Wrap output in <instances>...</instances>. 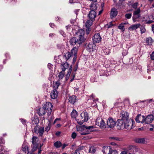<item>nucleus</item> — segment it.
<instances>
[{"label":"nucleus","mask_w":154,"mask_h":154,"mask_svg":"<svg viewBox=\"0 0 154 154\" xmlns=\"http://www.w3.org/2000/svg\"><path fill=\"white\" fill-rule=\"evenodd\" d=\"M146 42L149 45H151L152 43L153 42V40L150 37L146 38Z\"/></svg>","instance_id":"f704fd0d"},{"label":"nucleus","mask_w":154,"mask_h":154,"mask_svg":"<svg viewBox=\"0 0 154 154\" xmlns=\"http://www.w3.org/2000/svg\"><path fill=\"white\" fill-rule=\"evenodd\" d=\"M109 154H118V152L116 150L112 149L109 152Z\"/></svg>","instance_id":"c03bdc74"},{"label":"nucleus","mask_w":154,"mask_h":154,"mask_svg":"<svg viewBox=\"0 0 154 154\" xmlns=\"http://www.w3.org/2000/svg\"><path fill=\"white\" fill-rule=\"evenodd\" d=\"M131 14H125V17L129 19L131 17Z\"/></svg>","instance_id":"603ef678"},{"label":"nucleus","mask_w":154,"mask_h":154,"mask_svg":"<svg viewBox=\"0 0 154 154\" xmlns=\"http://www.w3.org/2000/svg\"><path fill=\"white\" fill-rule=\"evenodd\" d=\"M128 49L127 48L125 49H123L122 51V55L123 56L127 55L128 54Z\"/></svg>","instance_id":"a19ab883"},{"label":"nucleus","mask_w":154,"mask_h":154,"mask_svg":"<svg viewBox=\"0 0 154 154\" xmlns=\"http://www.w3.org/2000/svg\"><path fill=\"white\" fill-rule=\"evenodd\" d=\"M77 136V134L75 132H73L71 135V137L73 139H75Z\"/></svg>","instance_id":"3c124183"},{"label":"nucleus","mask_w":154,"mask_h":154,"mask_svg":"<svg viewBox=\"0 0 154 154\" xmlns=\"http://www.w3.org/2000/svg\"><path fill=\"white\" fill-rule=\"evenodd\" d=\"M43 108L48 113V115H50L52 112L53 105L51 103L49 102H46L43 105Z\"/></svg>","instance_id":"20e7f679"},{"label":"nucleus","mask_w":154,"mask_h":154,"mask_svg":"<svg viewBox=\"0 0 154 154\" xmlns=\"http://www.w3.org/2000/svg\"><path fill=\"white\" fill-rule=\"evenodd\" d=\"M140 8H138L135 11L134 13V17L136 18H138L140 17Z\"/></svg>","instance_id":"412c9836"},{"label":"nucleus","mask_w":154,"mask_h":154,"mask_svg":"<svg viewBox=\"0 0 154 154\" xmlns=\"http://www.w3.org/2000/svg\"><path fill=\"white\" fill-rule=\"evenodd\" d=\"M101 38L99 33L94 34L93 37V42L94 43H98L101 41Z\"/></svg>","instance_id":"9b49d317"},{"label":"nucleus","mask_w":154,"mask_h":154,"mask_svg":"<svg viewBox=\"0 0 154 154\" xmlns=\"http://www.w3.org/2000/svg\"><path fill=\"white\" fill-rule=\"evenodd\" d=\"M72 67L71 65H70L69 67V71L68 72V73L66 75V79L67 80L69 78V77L71 72H72Z\"/></svg>","instance_id":"bb28decb"},{"label":"nucleus","mask_w":154,"mask_h":154,"mask_svg":"<svg viewBox=\"0 0 154 154\" xmlns=\"http://www.w3.org/2000/svg\"><path fill=\"white\" fill-rule=\"evenodd\" d=\"M136 148V147L135 146L132 145H130L128 147V149H134Z\"/></svg>","instance_id":"6e6d98bb"},{"label":"nucleus","mask_w":154,"mask_h":154,"mask_svg":"<svg viewBox=\"0 0 154 154\" xmlns=\"http://www.w3.org/2000/svg\"><path fill=\"white\" fill-rule=\"evenodd\" d=\"M141 26L140 23L135 24L130 26L128 28V29L131 31L136 30L139 28Z\"/></svg>","instance_id":"f3484780"},{"label":"nucleus","mask_w":154,"mask_h":154,"mask_svg":"<svg viewBox=\"0 0 154 154\" xmlns=\"http://www.w3.org/2000/svg\"><path fill=\"white\" fill-rule=\"evenodd\" d=\"M110 144L113 146H116V147H119V146L118 144L114 142H111L110 143Z\"/></svg>","instance_id":"864d4df0"},{"label":"nucleus","mask_w":154,"mask_h":154,"mask_svg":"<svg viewBox=\"0 0 154 154\" xmlns=\"http://www.w3.org/2000/svg\"><path fill=\"white\" fill-rule=\"evenodd\" d=\"M34 131L36 134H39V135L42 136L44 132V128L42 127H38L36 126L34 128Z\"/></svg>","instance_id":"0eeeda50"},{"label":"nucleus","mask_w":154,"mask_h":154,"mask_svg":"<svg viewBox=\"0 0 154 154\" xmlns=\"http://www.w3.org/2000/svg\"><path fill=\"white\" fill-rule=\"evenodd\" d=\"M32 144H38L37 143L38 140V139L36 137L33 136L32 137Z\"/></svg>","instance_id":"72a5a7b5"},{"label":"nucleus","mask_w":154,"mask_h":154,"mask_svg":"<svg viewBox=\"0 0 154 154\" xmlns=\"http://www.w3.org/2000/svg\"><path fill=\"white\" fill-rule=\"evenodd\" d=\"M116 120L111 117H109L106 121V128L113 129L116 126Z\"/></svg>","instance_id":"7ed1b4c3"},{"label":"nucleus","mask_w":154,"mask_h":154,"mask_svg":"<svg viewBox=\"0 0 154 154\" xmlns=\"http://www.w3.org/2000/svg\"><path fill=\"white\" fill-rule=\"evenodd\" d=\"M138 3L137 2H136L134 4H133L132 5V6L133 8L135 9H136L137 8V6L138 5Z\"/></svg>","instance_id":"8fccbe9b"},{"label":"nucleus","mask_w":154,"mask_h":154,"mask_svg":"<svg viewBox=\"0 0 154 154\" xmlns=\"http://www.w3.org/2000/svg\"><path fill=\"white\" fill-rule=\"evenodd\" d=\"M89 151L90 152L94 153L96 151V149H95L94 148H91L89 149Z\"/></svg>","instance_id":"09e8293b"},{"label":"nucleus","mask_w":154,"mask_h":154,"mask_svg":"<svg viewBox=\"0 0 154 154\" xmlns=\"http://www.w3.org/2000/svg\"><path fill=\"white\" fill-rule=\"evenodd\" d=\"M80 115L81 119H83L84 122H86L88 121L89 117L88 116V114L86 112H84L81 113Z\"/></svg>","instance_id":"2eb2a0df"},{"label":"nucleus","mask_w":154,"mask_h":154,"mask_svg":"<svg viewBox=\"0 0 154 154\" xmlns=\"http://www.w3.org/2000/svg\"><path fill=\"white\" fill-rule=\"evenodd\" d=\"M75 77V74H73V73H72V75H71V80H70L71 82H72V81H73V80L74 79Z\"/></svg>","instance_id":"5fc2aeb1"},{"label":"nucleus","mask_w":154,"mask_h":154,"mask_svg":"<svg viewBox=\"0 0 154 154\" xmlns=\"http://www.w3.org/2000/svg\"><path fill=\"white\" fill-rule=\"evenodd\" d=\"M135 141L137 143H145V140L144 138H138L136 139L135 140Z\"/></svg>","instance_id":"c756f323"},{"label":"nucleus","mask_w":154,"mask_h":154,"mask_svg":"<svg viewBox=\"0 0 154 154\" xmlns=\"http://www.w3.org/2000/svg\"><path fill=\"white\" fill-rule=\"evenodd\" d=\"M112 22H111L109 23V26H108V28L111 27V26H113V24H112Z\"/></svg>","instance_id":"e2e57ef3"},{"label":"nucleus","mask_w":154,"mask_h":154,"mask_svg":"<svg viewBox=\"0 0 154 154\" xmlns=\"http://www.w3.org/2000/svg\"><path fill=\"white\" fill-rule=\"evenodd\" d=\"M150 15L149 16H146L144 17V20L143 21L146 22V23L147 24H150L152 23H149L150 20V21L152 19H150Z\"/></svg>","instance_id":"cd10ccee"},{"label":"nucleus","mask_w":154,"mask_h":154,"mask_svg":"<svg viewBox=\"0 0 154 154\" xmlns=\"http://www.w3.org/2000/svg\"><path fill=\"white\" fill-rule=\"evenodd\" d=\"M111 150L110 146H105L103 148L102 151L104 153L109 154V152Z\"/></svg>","instance_id":"aec40b11"},{"label":"nucleus","mask_w":154,"mask_h":154,"mask_svg":"<svg viewBox=\"0 0 154 154\" xmlns=\"http://www.w3.org/2000/svg\"><path fill=\"white\" fill-rule=\"evenodd\" d=\"M144 116H141V114H139L136 117L135 120L137 123H144Z\"/></svg>","instance_id":"ddd939ff"},{"label":"nucleus","mask_w":154,"mask_h":154,"mask_svg":"<svg viewBox=\"0 0 154 154\" xmlns=\"http://www.w3.org/2000/svg\"><path fill=\"white\" fill-rule=\"evenodd\" d=\"M116 127L119 130L123 129L125 128V121L120 119H118L117 121Z\"/></svg>","instance_id":"6e6552de"},{"label":"nucleus","mask_w":154,"mask_h":154,"mask_svg":"<svg viewBox=\"0 0 154 154\" xmlns=\"http://www.w3.org/2000/svg\"><path fill=\"white\" fill-rule=\"evenodd\" d=\"M67 146V145H66V144H63L62 146V149H64Z\"/></svg>","instance_id":"69168bd1"},{"label":"nucleus","mask_w":154,"mask_h":154,"mask_svg":"<svg viewBox=\"0 0 154 154\" xmlns=\"http://www.w3.org/2000/svg\"><path fill=\"white\" fill-rule=\"evenodd\" d=\"M154 119L153 115H150L148 116L146 118L144 117V122L146 124H149L151 123Z\"/></svg>","instance_id":"9d476101"},{"label":"nucleus","mask_w":154,"mask_h":154,"mask_svg":"<svg viewBox=\"0 0 154 154\" xmlns=\"http://www.w3.org/2000/svg\"><path fill=\"white\" fill-rule=\"evenodd\" d=\"M58 93L56 89H54L53 90L51 94V97L52 99H56L58 96Z\"/></svg>","instance_id":"6ab92c4d"},{"label":"nucleus","mask_w":154,"mask_h":154,"mask_svg":"<svg viewBox=\"0 0 154 154\" xmlns=\"http://www.w3.org/2000/svg\"><path fill=\"white\" fill-rule=\"evenodd\" d=\"M69 43L72 45H75L77 43H78L77 39H76L75 37L72 38L69 41Z\"/></svg>","instance_id":"4be33fe9"},{"label":"nucleus","mask_w":154,"mask_h":154,"mask_svg":"<svg viewBox=\"0 0 154 154\" xmlns=\"http://www.w3.org/2000/svg\"><path fill=\"white\" fill-rule=\"evenodd\" d=\"M22 150L25 153H28L29 152V147L26 144H23L22 146Z\"/></svg>","instance_id":"393cba45"},{"label":"nucleus","mask_w":154,"mask_h":154,"mask_svg":"<svg viewBox=\"0 0 154 154\" xmlns=\"http://www.w3.org/2000/svg\"><path fill=\"white\" fill-rule=\"evenodd\" d=\"M5 143V141L2 137L0 138V151H2L4 148L2 144H4Z\"/></svg>","instance_id":"7c9ffc66"},{"label":"nucleus","mask_w":154,"mask_h":154,"mask_svg":"<svg viewBox=\"0 0 154 154\" xmlns=\"http://www.w3.org/2000/svg\"><path fill=\"white\" fill-rule=\"evenodd\" d=\"M120 154H127V153L126 151H123Z\"/></svg>","instance_id":"0e129e2a"},{"label":"nucleus","mask_w":154,"mask_h":154,"mask_svg":"<svg viewBox=\"0 0 154 154\" xmlns=\"http://www.w3.org/2000/svg\"><path fill=\"white\" fill-rule=\"evenodd\" d=\"M71 154H80L79 152V150L77 149L75 150V152L74 153H72Z\"/></svg>","instance_id":"13d9d810"},{"label":"nucleus","mask_w":154,"mask_h":154,"mask_svg":"<svg viewBox=\"0 0 154 154\" xmlns=\"http://www.w3.org/2000/svg\"><path fill=\"white\" fill-rule=\"evenodd\" d=\"M60 83L59 81H57L54 83L53 85V87L55 89L58 88L59 86L60 85Z\"/></svg>","instance_id":"ea45409f"},{"label":"nucleus","mask_w":154,"mask_h":154,"mask_svg":"<svg viewBox=\"0 0 154 154\" xmlns=\"http://www.w3.org/2000/svg\"><path fill=\"white\" fill-rule=\"evenodd\" d=\"M125 128L128 130H130L135 126V122L133 119L129 120L127 122H125Z\"/></svg>","instance_id":"39448f33"},{"label":"nucleus","mask_w":154,"mask_h":154,"mask_svg":"<svg viewBox=\"0 0 154 154\" xmlns=\"http://www.w3.org/2000/svg\"><path fill=\"white\" fill-rule=\"evenodd\" d=\"M110 138L112 139H113L114 140H119V139L118 138H116V137H111Z\"/></svg>","instance_id":"bf43d9fd"},{"label":"nucleus","mask_w":154,"mask_h":154,"mask_svg":"<svg viewBox=\"0 0 154 154\" xmlns=\"http://www.w3.org/2000/svg\"><path fill=\"white\" fill-rule=\"evenodd\" d=\"M95 45L94 44H89L87 46V50L90 52L95 51L96 50Z\"/></svg>","instance_id":"4468645a"},{"label":"nucleus","mask_w":154,"mask_h":154,"mask_svg":"<svg viewBox=\"0 0 154 154\" xmlns=\"http://www.w3.org/2000/svg\"><path fill=\"white\" fill-rule=\"evenodd\" d=\"M94 127L93 126H87L85 125H83L79 126V127H77V130L78 131L83 132L85 129H91L93 128Z\"/></svg>","instance_id":"1a4fd4ad"},{"label":"nucleus","mask_w":154,"mask_h":154,"mask_svg":"<svg viewBox=\"0 0 154 154\" xmlns=\"http://www.w3.org/2000/svg\"><path fill=\"white\" fill-rule=\"evenodd\" d=\"M50 128L49 126H47L45 128V131H48L50 129Z\"/></svg>","instance_id":"052dcab7"},{"label":"nucleus","mask_w":154,"mask_h":154,"mask_svg":"<svg viewBox=\"0 0 154 154\" xmlns=\"http://www.w3.org/2000/svg\"><path fill=\"white\" fill-rule=\"evenodd\" d=\"M118 13V11L116 8H113L110 12V17L112 18L116 16Z\"/></svg>","instance_id":"a211bd4d"},{"label":"nucleus","mask_w":154,"mask_h":154,"mask_svg":"<svg viewBox=\"0 0 154 154\" xmlns=\"http://www.w3.org/2000/svg\"><path fill=\"white\" fill-rule=\"evenodd\" d=\"M151 58L152 60H154V52H153L150 55Z\"/></svg>","instance_id":"4d7b16f0"},{"label":"nucleus","mask_w":154,"mask_h":154,"mask_svg":"<svg viewBox=\"0 0 154 154\" xmlns=\"http://www.w3.org/2000/svg\"><path fill=\"white\" fill-rule=\"evenodd\" d=\"M78 51V48L76 47H74L71 50L70 53L72 54V57H73V61L75 63L76 59V54Z\"/></svg>","instance_id":"f8f14e48"},{"label":"nucleus","mask_w":154,"mask_h":154,"mask_svg":"<svg viewBox=\"0 0 154 154\" xmlns=\"http://www.w3.org/2000/svg\"><path fill=\"white\" fill-rule=\"evenodd\" d=\"M78 116L77 112L75 110H73L72 111L71 113V117L76 119V117Z\"/></svg>","instance_id":"2f4dec72"},{"label":"nucleus","mask_w":154,"mask_h":154,"mask_svg":"<svg viewBox=\"0 0 154 154\" xmlns=\"http://www.w3.org/2000/svg\"><path fill=\"white\" fill-rule=\"evenodd\" d=\"M94 20H88L85 23V26L86 27L88 28L91 26L92 24L93 21Z\"/></svg>","instance_id":"c85d7f7f"},{"label":"nucleus","mask_w":154,"mask_h":154,"mask_svg":"<svg viewBox=\"0 0 154 154\" xmlns=\"http://www.w3.org/2000/svg\"><path fill=\"white\" fill-rule=\"evenodd\" d=\"M90 129H85L83 132H81L80 134L81 135H85L89 134L91 132Z\"/></svg>","instance_id":"e433bc0d"},{"label":"nucleus","mask_w":154,"mask_h":154,"mask_svg":"<svg viewBox=\"0 0 154 154\" xmlns=\"http://www.w3.org/2000/svg\"><path fill=\"white\" fill-rule=\"evenodd\" d=\"M75 119L77 121L78 123L80 125H82L84 122V121L83 120V119H81V118H80V116H79L78 119Z\"/></svg>","instance_id":"4c0bfd02"},{"label":"nucleus","mask_w":154,"mask_h":154,"mask_svg":"<svg viewBox=\"0 0 154 154\" xmlns=\"http://www.w3.org/2000/svg\"><path fill=\"white\" fill-rule=\"evenodd\" d=\"M85 32L82 29H79L76 33V36L77 38L78 43L82 44L86 40L84 37Z\"/></svg>","instance_id":"f257e3e1"},{"label":"nucleus","mask_w":154,"mask_h":154,"mask_svg":"<svg viewBox=\"0 0 154 154\" xmlns=\"http://www.w3.org/2000/svg\"><path fill=\"white\" fill-rule=\"evenodd\" d=\"M62 145L60 141H57L54 143V146L56 148L60 147Z\"/></svg>","instance_id":"58836bf2"},{"label":"nucleus","mask_w":154,"mask_h":154,"mask_svg":"<svg viewBox=\"0 0 154 154\" xmlns=\"http://www.w3.org/2000/svg\"><path fill=\"white\" fill-rule=\"evenodd\" d=\"M69 100L70 103H74L76 101V97L74 95L71 96L69 97Z\"/></svg>","instance_id":"a878e982"},{"label":"nucleus","mask_w":154,"mask_h":154,"mask_svg":"<svg viewBox=\"0 0 154 154\" xmlns=\"http://www.w3.org/2000/svg\"><path fill=\"white\" fill-rule=\"evenodd\" d=\"M118 28L121 30L122 31H124L125 30L124 26L122 25L119 26Z\"/></svg>","instance_id":"a18cd8bd"},{"label":"nucleus","mask_w":154,"mask_h":154,"mask_svg":"<svg viewBox=\"0 0 154 154\" xmlns=\"http://www.w3.org/2000/svg\"><path fill=\"white\" fill-rule=\"evenodd\" d=\"M150 19L152 20L149 21V23H152L153 22V20H154V13L152 15H150Z\"/></svg>","instance_id":"de8ad7c7"},{"label":"nucleus","mask_w":154,"mask_h":154,"mask_svg":"<svg viewBox=\"0 0 154 154\" xmlns=\"http://www.w3.org/2000/svg\"><path fill=\"white\" fill-rule=\"evenodd\" d=\"M90 7L91 10H94L95 11H96L97 8V6L96 4H91Z\"/></svg>","instance_id":"473e14b6"},{"label":"nucleus","mask_w":154,"mask_h":154,"mask_svg":"<svg viewBox=\"0 0 154 154\" xmlns=\"http://www.w3.org/2000/svg\"><path fill=\"white\" fill-rule=\"evenodd\" d=\"M120 117L121 118L120 119L125 122L131 119L129 118V113L126 111H123L121 112Z\"/></svg>","instance_id":"423d86ee"},{"label":"nucleus","mask_w":154,"mask_h":154,"mask_svg":"<svg viewBox=\"0 0 154 154\" xmlns=\"http://www.w3.org/2000/svg\"><path fill=\"white\" fill-rule=\"evenodd\" d=\"M152 99H150V100H147V101L148 102L150 103V102H151L152 101Z\"/></svg>","instance_id":"774afa93"},{"label":"nucleus","mask_w":154,"mask_h":154,"mask_svg":"<svg viewBox=\"0 0 154 154\" xmlns=\"http://www.w3.org/2000/svg\"><path fill=\"white\" fill-rule=\"evenodd\" d=\"M146 29L144 26H141L140 28V31L141 33L145 32Z\"/></svg>","instance_id":"49530a36"},{"label":"nucleus","mask_w":154,"mask_h":154,"mask_svg":"<svg viewBox=\"0 0 154 154\" xmlns=\"http://www.w3.org/2000/svg\"><path fill=\"white\" fill-rule=\"evenodd\" d=\"M96 125L100 128L104 129L106 128L107 126L104 120L102 118H97L96 120Z\"/></svg>","instance_id":"f03ea898"},{"label":"nucleus","mask_w":154,"mask_h":154,"mask_svg":"<svg viewBox=\"0 0 154 154\" xmlns=\"http://www.w3.org/2000/svg\"><path fill=\"white\" fill-rule=\"evenodd\" d=\"M65 57L66 60L69 59L70 57H72V54L70 52H68L65 54Z\"/></svg>","instance_id":"c9c22d12"},{"label":"nucleus","mask_w":154,"mask_h":154,"mask_svg":"<svg viewBox=\"0 0 154 154\" xmlns=\"http://www.w3.org/2000/svg\"><path fill=\"white\" fill-rule=\"evenodd\" d=\"M69 66V64L67 62L64 63L62 65V71L64 72L66 69H67Z\"/></svg>","instance_id":"5701e85b"},{"label":"nucleus","mask_w":154,"mask_h":154,"mask_svg":"<svg viewBox=\"0 0 154 154\" xmlns=\"http://www.w3.org/2000/svg\"><path fill=\"white\" fill-rule=\"evenodd\" d=\"M96 16V13L94 10H91L88 14L89 18L93 20H94V19Z\"/></svg>","instance_id":"dca6fc26"},{"label":"nucleus","mask_w":154,"mask_h":154,"mask_svg":"<svg viewBox=\"0 0 154 154\" xmlns=\"http://www.w3.org/2000/svg\"><path fill=\"white\" fill-rule=\"evenodd\" d=\"M74 1V0H69V2L70 3H72L75 2Z\"/></svg>","instance_id":"338daca9"},{"label":"nucleus","mask_w":154,"mask_h":154,"mask_svg":"<svg viewBox=\"0 0 154 154\" xmlns=\"http://www.w3.org/2000/svg\"><path fill=\"white\" fill-rule=\"evenodd\" d=\"M45 111L43 107L40 108L38 109V114L40 116H42L45 114Z\"/></svg>","instance_id":"b1692460"},{"label":"nucleus","mask_w":154,"mask_h":154,"mask_svg":"<svg viewBox=\"0 0 154 154\" xmlns=\"http://www.w3.org/2000/svg\"><path fill=\"white\" fill-rule=\"evenodd\" d=\"M64 75V72L62 71L58 75V77L60 79H62L63 78Z\"/></svg>","instance_id":"37998d69"},{"label":"nucleus","mask_w":154,"mask_h":154,"mask_svg":"<svg viewBox=\"0 0 154 154\" xmlns=\"http://www.w3.org/2000/svg\"><path fill=\"white\" fill-rule=\"evenodd\" d=\"M38 146V144H32V151L33 152L35 151L36 150Z\"/></svg>","instance_id":"79ce46f5"},{"label":"nucleus","mask_w":154,"mask_h":154,"mask_svg":"<svg viewBox=\"0 0 154 154\" xmlns=\"http://www.w3.org/2000/svg\"><path fill=\"white\" fill-rule=\"evenodd\" d=\"M91 29L89 28H88L87 29H86V32L87 34H88L89 32L90 31Z\"/></svg>","instance_id":"680f3d73"}]
</instances>
